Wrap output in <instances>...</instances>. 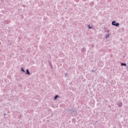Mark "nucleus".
Masks as SVG:
<instances>
[{"instance_id":"1","label":"nucleus","mask_w":128,"mask_h":128,"mask_svg":"<svg viewBox=\"0 0 128 128\" xmlns=\"http://www.w3.org/2000/svg\"><path fill=\"white\" fill-rule=\"evenodd\" d=\"M116 104L118 108H122V102H119L118 103H117Z\"/></svg>"},{"instance_id":"2","label":"nucleus","mask_w":128,"mask_h":128,"mask_svg":"<svg viewBox=\"0 0 128 128\" xmlns=\"http://www.w3.org/2000/svg\"><path fill=\"white\" fill-rule=\"evenodd\" d=\"M26 74H28V75L30 74V70H28V69H27L26 70Z\"/></svg>"},{"instance_id":"3","label":"nucleus","mask_w":128,"mask_h":128,"mask_svg":"<svg viewBox=\"0 0 128 128\" xmlns=\"http://www.w3.org/2000/svg\"><path fill=\"white\" fill-rule=\"evenodd\" d=\"M121 66H126V63H121Z\"/></svg>"},{"instance_id":"4","label":"nucleus","mask_w":128,"mask_h":128,"mask_svg":"<svg viewBox=\"0 0 128 128\" xmlns=\"http://www.w3.org/2000/svg\"><path fill=\"white\" fill-rule=\"evenodd\" d=\"M106 38H110V34H106L105 36Z\"/></svg>"},{"instance_id":"5","label":"nucleus","mask_w":128,"mask_h":128,"mask_svg":"<svg viewBox=\"0 0 128 128\" xmlns=\"http://www.w3.org/2000/svg\"><path fill=\"white\" fill-rule=\"evenodd\" d=\"M115 26H120V23L117 22L116 24H114Z\"/></svg>"},{"instance_id":"6","label":"nucleus","mask_w":128,"mask_h":128,"mask_svg":"<svg viewBox=\"0 0 128 128\" xmlns=\"http://www.w3.org/2000/svg\"><path fill=\"white\" fill-rule=\"evenodd\" d=\"M86 48H82V52H86Z\"/></svg>"},{"instance_id":"7","label":"nucleus","mask_w":128,"mask_h":128,"mask_svg":"<svg viewBox=\"0 0 128 128\" xmlns=\"http://www.w3.org/2000/svg\"><path fill=\"white\" fill-rule=\"evenodd\" d=\"M116 23V21H112V25L114 26Z\"/></svg>"},{"instance_id":"8","label":"nucleus","mask_w":128,"mask_h":128,"mask_svg":"<svg viewBox=\"0 0 128 128\" xmlns=\"http://www.w3.org/2000/svg\"><path fill=\"white\" fill-rule=\"evenodd\" d=\"M21 72H26V70H24V68H21Z\"/></svg>"},{"instance_id":"9","label":"nucleus","mask_w":128,"mask_h":128,"mask_svg":"<svg viewBox=\"0 0 128 128\" xmlns=\"http://www.w3.org/2000/svg\"><path fill=\"white\" fill-rule=\"evenodd\" d=\"M58 98V95H56V96H54V100H56V98Z\"/></svg>"},{"instance_id":"10","label":"nucleus","mask_w":128,"mask_h":128,"mask_svg":"<svg viewBox=\"0 0 128 128\" xmlns=\"http://www.w3.org/2000/svg\"><path fill=\"white\" fill-rule=\"evenodd\" d=\"M88 28L90 30H92V26H90V25H88Z\"/></svg>"},{"instance_id":"11","label":"nucleus","mask_w":128,"mask_h":128,"mask_svg":"<svg viewBox=\"0 0 128 128\" xmlns=\"http://www.w3.org/2000/svg\"><path fill=\"white\" fill-rule=\"evenodd\" d=\"M64 76H65L66 78V76H68V73H66V74H64Z\"/></svg>"},{"instance_id":"12","label":"nucleus","mask_w":128,"mask_h":128,"mask_svg":"<svg viewBox=\"0 0 128 128\" xmlns=\"http://www.w3.org/2000/svg\"><path fill=\"white\" fill-rule=\"evenodd\" d=\"M92 72H94V70H92Z\"/></svg>"},{"instance_id":"13","label":"nucleus","mask_w":128,"mask_h":128,"mask_svg":"<svg viewBox=\"0 0 128 128\" xmlns=\"http://www.w3.org/2000/svg\"><path fill=\"white\" fill-rule=\"evenodd\" d=\"M107 32H110V30H107Z\"/></svg>"},{"instance_id":"14","label":"nucleus","mask_w":128,"mask_h":128,"mask_svg":"<svg viewBox=\"0 0 128 128\" xmlns=\"http://www.w3.org/2000/svg\"><path fill=\"white\" fill-rule=\"evenodd\" d=\"M126 70H128V66H126Z\"/></svg>"},{"instance_id":"15","label":"nucleus","mask_w":128,"mask_h":128,"mask_svg":"<svg viewBox=\"0 0 128 128\" xmlns=\"http://www.w3.org/2000/svg\"><path fill=\"white\" fill-rule=\"evenodd\" d=\"M4 116H6V114H4Z\"/></svg>"},{"instance_id":"16","label":"nucleus","mask_w":128,"mask_h":128,"mask_svg":"<svg viewBox=\"0 0 128 128\" xmlns=\"http://www.w3.org/2000/svg\"><path fill=\"white\" fill-rule=\"evenodd\" d=\"M0 44H1V43H0Z\"/></svg>"}]
</instances>
